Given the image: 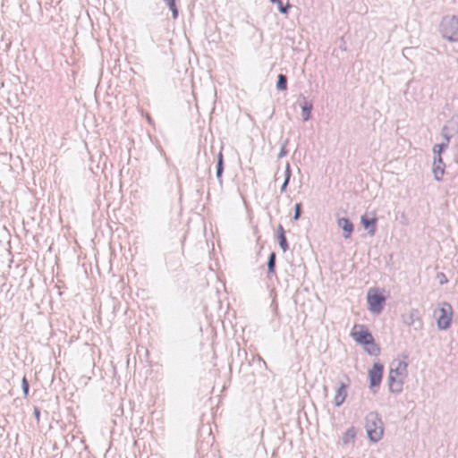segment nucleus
Segmentation results:
<instances>
[{"label": "nucleus", "mask_w": 458, "mask_h": 458, "mask_svg": "<svg viewBox=\"0 0 458 458\" xmlns=\"http://www.w3.org/2000/svg\"><path fill=\"white\" fill-rule=\"evenodd\" d=\"M312 108V102L306 100V98H304V102L301 105V117L304 122L309 121L310 119Z\"/></svg>", "instance_id": "nucleus-13"}, {"label": "nucleus", "mask_w": 458, "mask_h": 458, "mask_svg": "<svg viewBox=\"0 0 458 458\" xmlns=\"http://www.w3.org/2000/svg\"><path fill=\"white\" fill-rule=\"evenodd\" d=\"M369 309L371 312L379 314L385 306L386 297L378 293H368L367 296Z\"/></svg>", "instance_id": "nucleus-3"}, {"label": "nucleus", "mask_w": 458, "mask_h": 458, "mask_svg": "<svg viewBox=\"0 0 458 458\" xmlns=\"http://www.w3.org/2000/svg\"><path fill=\"white\" fill-rule=\"evenodd\" d=\"M445 166L443 158L441 157H435L433 162V174L436 181H442L445 174Z\"/></svg>", "instance_id": "nucleus-9"}, {"label": "nucleus", "mask_w": 458, "mask_h": 458, "mask_svg": "<svg viewBox=\"0 0 458 458\" xmlns=\"http://www.w3.org/2000/svg\"><path fill=\"white\" fill-rule=\"evenodd\" d=\"M291 7V5L289 4H287L286 5H284L283 3L281 2V4H278V10L282 13H287V10Z\"/></svg>", "instance_id": "nucleus-29"}, {"label": "nucleus", "mask_w": 458, "mask_h": 458, "mask_svg": "<svg viewBox=\"0 0 458 458\" xmlns=\"http://www.w3.org/2000/svg\"><path fill=\"white\" fill-rule=\"evenodd\" d=\"M444 38L450 42H458V30H440Z\"/></svg>", "instance_id": "nucleus-17"}, {"label": "nucleus", "mask_w": 458, "mask_h": 458, "mask_svg": "<svg viewBox=\"0 0 458 458\" xmlns=\"http://www.w3.org/2000/svg\"><path fill=\"white\" fill-rule=\"evenodd\" d=\"M276 89L278 90H286L287 89V76L280 73L277 76V81H276Z\"/></svg>", "instance_id": "nucleus-18"}, {"label": "nucleus", "mask_w": 458, "mask_h": 458, "mask_svg": "<svg viewBox=\"0 0 458 458\" xmlns=\"http://www.w3.org/2000/svg\"><path fill=\"white\" fill-rule=\"evenodd\" d=\"M347 387H348V385L344 384V383H341L339 387L336 389V394H335V405L339 407L341 406L346 397H347Z\"/></svg>", "instance_id": "nucleus-11"}, {"label": "nucleus", "mask_w": 458, "mask_h": 458, "mask_svg": "<svg viewBox=\"0 0 458 458\" xmlns=\"http://www.w3.org/2000/svg\"><path fill=\"white\" fill-rule=\"evenodd\" d=\"M440 315L437 318V327L441 330L447 329L452 322L453 309L449 303L445 302L439 309Z\"/></svg>", "instance_id": "nucleus-4"}, {"label": "nucleus", "mask_w": 458, "mask_h": 458, "mask_svg": "<svg viewBox=\"0 0 458 458\" xmlns=\"http://www.w3.org/2000/svg\"><path fill=\"white\" fill-rule=\"evenodd\" d=\"M441 136L443 137L445 143H447V144L450 143L452 134H451L450 128L448 125L445 124L442 127Z\"/></svg>", "instance_id": "nucleus-22"}, {"label": "nucleus", "mask_w": 458, "mask_h": 458, "mask_svg": "<svg viewBox=\"0 0 458 458\" xmlns=\"http://www.w3.org/2000/svg\"><path fill=\"white\" fill-rule=\"evenodd\" d=\"M445 282L444 277H441L440 283L443 284Z\"/></svg>", "instance_id": "nucleus-34"}, {"label": "nucleus", "mask_w": 458, "mask_h": 458, "mask_svg": "<svg viewBox=\"0 0 458 458\" xmlns=\"http://www.w3.org/2000/svg\"><path fill=\"white\" fill-rule=\"evenodd\" d=\"M223 173H224V157H223L222 152L220 151L217 155L216 173V178H217L220 185H222V183H223V180H222Z\"/></svg>", "instance_id": "nucleus-15"}, {"label": "nucleus", "mask_w": 458, "mask_h": 458, "mask_svg": "<svg viewBox=\"0 0 458 458\" xmlns=\"http://www.w3.org/2000/svg\"><path fill=\"white\" fill-rule=\"evenodd\" d=\"M274 4H281V0H270Z\"/></svg>", "instance_id": "nucleus-33"}, {"label": "nucleus", "mask_w": 458, "mask_h": 458, "mask_svg": "<svg viewBox=\"0 0 458 458\" xmlns=\"http://www.w3.org/2000/svg\"><path fill=\"white\" fill-rule=\"evenodd\" d=\"M365 428L369 439L373 443L379 442L384 435V423L377 411H369L365 417Z\"/></svg>", "instance_id": "nucleus-1"}, {"label": "nucleus", "mask_w": 458, "mask_h": 458, "mask_svg": "<svg viewBox=\"0 0 458 458\" xmlns=\"http://www.w3.org/2000/svg\"><path fill=\"white\" fill-rule=\"evenodd\" d=\"M359 327L358 331L352 330L351 335L360 344L369 345L373 344L374 337L369 330L363 325L355 326L354 328Z\"/></svg>", "instance_id": "nucleus-5"}, {"label": "nucleus", "mask_w": 458, "mask_h": 458, "mask_svg": "<svg viewBox=\"0 0 458 458\" xmlns=\"http://www.w3.org/2000/svg\"><path fill=\"white\" fill-rule=\"evenodd\" d=\"M438 277H444L445 282H447V279H446V277H445L444 273L438 274Z\"/></svg>", "instance_id": "nucleus-32"}, {"label": "nucleus", "mask_w": 458, "mask_h": 458, "mask_svg": "<svg viewBox=\"0 0 458 458\" xmlns=\"http://www.w3.org/2000/svg\"><path fill=\"white\" fill-rule=\"evenodd\" d=\"M301 212H302V205H301V203H296L294 205V215H293V220H298L301 217Z\"/></svg>", "instance_id": "nucleus-26"}, {"label": "nucleus", "mask_w": 458, "mask_h": 458, "mask_svg": "<svg viewBox=\"0 0 458 458\" xmlns=\"http://www.w3.org/2000/svg\"><path fill=\"white\" fill-rule=\"evenodd\" d=\"M369 347L366 348L367 352L369 355L377 356L380 352L379 346L375 343V340H373V344H369L368 345Z\"/></svg>", "instance_id": "nucleus-24"}, {"label": "nucleus", "mask_w": 458, "mask_h": 458, "mask_svg": "<svg viewBox=\"0 0 458 458\" xmlns=\"http://www.w3.org/2000/svg\"><path fill=\"white\" fill-rule=\"evenodd\" d=\"M276 253L275 252H271L269 254V256H268V259H267V263L268 274H275V272H276Z\"/></svg>", "instance_id": "nucleus-20"}, {"label": "nucleus", "mask_w": 458, "mask_h": 458, "mask_svg": "<svg viewBox=\"0 0 458 458\" xmlns=\"http://www.w3.org/2000/svg\"><path fill=\"white\" fill-rule=\"evenodd\" d=\"M337 225L343 230V236L344 239H348L351 237L353 232V224L347 217H341L337 220Z\"/></svg>", "instance_id": "nucleus-10"}, {"label": "nucleus", "mask_w": 458, "mask_h": 458, "mask_svg": "<svg viewBox=\"0 0 458 458\" xmlns=\"http://www.w3.org/2000/svg\"><path fill=\"white\" fill-rule=\"evenodd\" d=\"M33 415L35 417V419L39 421V418H40V410L38 407H34V410H33Z\"/></svg>", "instance_id": "nucleus-30"}, {"label": "nucleus", "mask_w": 458, "mask_h": 458, "mask_svg": "<svg viewBox=\"0 0 458 458\" xmlns=\"http://www.w3.org/2000/svg\"><path fill=\"white\" fill-rule=\"evenodd\" d=\"M447 143L441 142L439 144H436L433 148V152L437 157H441V154L445 151V149L448 148Z\"/></svg>", "instance_id": "nucleus-23"}, {"label": "nucleus", "mask_w": 458, "mask_h": 458, "mask_svg": "<svg viewBox=\"0 0 458 458\" xmlns=\"http://www.w3.org/2000/svg\"><path fill=\"white\" fill-rule=\"evenodd\" d=\"M441 29H458V16L445 15L441 21Z\"/></svg>", "instance_id": "nucleus-12"}, {"label": "nucleus", "mask_w": 458, "mask_h": 458, "mask_svg": "<svg viewBox=\"0 0 458 458\" xmlns=\"http://www.w3.org/2000/svg\"><path fill=\"white\" fill-rule=\"evenodd\" d=\"M289 140H285L281 147V149H280V152L278 154V158H282L284 157H285L288 153L287 149H286V145L288 144Z\"/></svg>", "instance_id": "nucleus-28"}, {"label": "nucleus", "mask_w": 458, "mask_h": 458, "mask_svg": "<svg viewBox=\"0 0 458 458\" xmlns=\"http://www.w3.org/2000/svg\"><path fill=\"white\" fill-rule=\"evenodd\" d=\"M165 4L169 7L173 13V17L175 19L178 16V9L176 7L175 0H163Z\"/></svg>", "instance_id": "nucleus-25"}, {"label": "nucleus", "mask_w": 458, "mask_h": 458, "mask_svg": "<svg viewBox=\"0 0 458 458\" xmlns=\"http://www.w3.org/2000/svg\"><path fill=\"white\" fill-rule=\"evenodd\" d=\"M277 232H278V233H284V227H283L281 225H278V230H277Z\"/></svg>", "instance_id": "nucleus-31"}, {"label": "nucleus", "mask_w": 458, "mask_h": 458, "mask_svg": "<svg viewBox=\"0 0 458 458\" xmlns=\"http://www.w3.org/2000/svg\"><path fill=\"white\" fill-rule=\"evenodd\" d=\"M278 239V244L281 248V250L285 252L289 249L288 242L285 236V233H278L277 234Z\"/></svg>", "instance_id": "nucleus-21"}, {"label": "nucleus", "mask_w": 458, "mask_h": 458, "mask_svg": "<svg viewBox=\"0 0 458 458\" xmlns=\"http://www.w3.org/2000/svg\"><path fill=\"white\" fill-rule=\"evenodd\" d=\"M291 174H292L291 167H290L289 163H287L286 164V167H285V171H284V183L282 184V186L280 188V191L282 193L286 191V188H287L288 183L290 182Z\"/></svg>", "instance_id": "nucleus-19"}, {"label": "nucleus", "mask_w": 458, "mask_h": 458, "mask_svg": "<svg viewBox=\"0 0 458 458\" xmlns=\"http://www.w3.org/2000/svg\"><path fill=\"white\" fill-rule=\"evenodd\" d=\"M408 363L403 360H394L390 365L388 373V386L391 393H400L403 390V379H397L406 374Z\"/></svg>", "instance_id": "nucleus-2"}, {"label": "nucleus", "mask_w": 458, "mask_h": 458, "mask_svg": "<svg viewBox=\"0 0 458 458\" xmlns=\"http://www.w3.org/2000/svg\"><path fill=\"white\" fill-rule=\"evenodd\" d=\"M4 30H0V50L7 52L11 47L12 41L9 38H5Z\"/></svg>", "instance_id": "nucleus-16"}, {"label": "nucleus", "mask_w": 458, "mask_h": 458, "mask_svg": "<svg viewBox=\"0 0 458 458\" xmlns=\"http://www.w3.org/2000/svg\"><path fill=\"white\" fill-rule=\"evenodd\" d=\"M356 428L354 427H350L343 436V444L346 445L353 443L356 438Z\"/></svg>", "instance_id": "nucleus-14"}, {"label": "nucleus", "mask_w": 458, "mask_h": 458, "mask_svg": "<svg viewBox=\"0 0 458 458\" xmlns=\"http://www.w3.org/2000/svg\"><path fill=\"white\" fill-rule=\"evenodd\" d=\"M21 388H22L23 395L27 396L29 394V390H30V384L25 376L22 377V380H21Z\"/></svg>", "instance_id": "nucleus-27"}, {"label": "nucleus", "mask_w": 458, "mask_h": 458, "mask_svg": "<svg viewBox=\"0 0 458 458\" xmlns=\"http://www.w3.org/2000/svg\"><path fill=\"white\" fill-rule=\"evenodd\" d=\"M403 321L416 331H420L423 328V321L417 309H412L407 315L403 316Z\"/></svg>", "instance_id": "nucleus-7"}, {"label": "nucleus", "mask_w": 458, "mask_h": 458, "mask_svg": "<svg viewBox=\"0 0 458 458\" xmlns=\"http://www.w3.org/2000/svg\"><path fill=\"white\" fill-rule=\"evenodd\" d=\"M384 366L380 362H375L369 370V387L371 389L378 388L383 377ZM376 392L375 390H373Z\"/></svg>", "instance_id": "nucleus-6"}, {"label": "nucleus", "mask_w": 458, "mask_h": 458, "mask_svg": "<svg viewBox=\"0 0 458 458\" xmlns=\"http://www.w3.org/2000/svg\"><path fill=\"white\" fill-rule=\"evenodd\" d=\"M360 223L369 235L373 236L376 233L377 218L375 216L369 217L368 215L365 214L361 216Z\"/></svg>", "instance_id": "nucleus-8"}]
</instances>
